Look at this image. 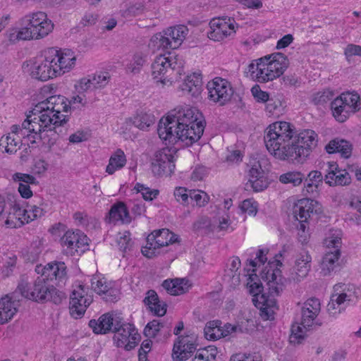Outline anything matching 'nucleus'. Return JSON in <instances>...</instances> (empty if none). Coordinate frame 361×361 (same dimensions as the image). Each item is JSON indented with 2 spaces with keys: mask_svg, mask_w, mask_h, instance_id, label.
I'll return each instance as SVG.
<instances>
[{
  "mask_svg": "<svg viewBox=\"0 0 361 361\" xmlns=\"http://www.w3.org/2000/svg\"><path fill=\"white\" fill-rule=\"evenodd\" d=\"M68 106L65 97L61 95H52L37 103L21 126H11V133L1 138L0 145L8 154L17 152L21 137H28L32 143L40 140L52 146L57 137L54 129L66 123V116L61 113L67 112Z\"/></svg>",
  "mask_w": 361,
  "mask_h": 361,
  "instance_id": "f257e3e1",
  "label": "nucleus"
},
{
  "mask_svg": "<svg viewBox=\"0 0 361 361\" xmlns=\"http://www.w3.org/2000/svg\"><path fill=\"white\" fill-rule=\"evenodd\" d=\"M202 118V114L196 109L176 108L166 118L160 120L157 128L159 136L169 144L181 141L187 146L192 145L203 134L204 122Z\"/></svg>",
  "mask_w": 361,
  "mask_h": 361,
  "instance_id": "f03ea898",
  "label": "nucleus"
},
{
  "mask_svg": "<svg viewBox=\"0 0 361 361\" xmlns=\"http://www.w3.org/2000/svg\"><path fill=\"white\" fill-rule=\"evenodd\" d=\"M279 269H268L265 273L267 281L268 294L262 293L263 286L261 283H248V288L252 295V302L255 307L259 309L260 316L264 320L274 319L275 310H277L276 296L280 295L285 285Z\"/></svg>",
  "mask_w": 361,
  "mask_h": 361,
  "instance_id": "7ed1b4c3",
  "label": "nucleus"
},
{
  "mask_svg": "<svg viewBox=\"0 0 361 361\" xmlns=\"http://www.w3.org/2000/svg\"><path fill=\"white\" fill-rule=\"evenodd\" d=\"M294 132L288 122H275L269 126L264 135L268 152L276 159L293 161L295 157L293 140Z\"/></svg>",
  "mask_w": 361,
  "mask_h": 361,
  "instance_id": "20e7f679",
  "label": "nucleus"
},
{
  "mask_svg": "<svg viewBox=\"0 0 361 361\" xmlns=\"http://www.w3.org/2000/svg\"><path fill=\"white\" fill-rule=\"evenodd\" d=\"M17 290L25 298L36 302L51 301L59 304L64 298V293L58 290L54 285L48 282L41 275L32 284L30 283L25 276L21 277Z\"/></svg>",
  "mask_w": 361,
  "mask_h": 361,
  "instance_id": "39448f33",
  "label": "nucleus"
},
{
  "mask_svg": "<svg viewBox=\"0 0 361 361\" xmlns=\"http://www.w3.org/2000/svg\"><path fill=\"white\" fill-rule=\"evenodd\" d=\"M20 26H24L29 40L41 39L50 34L54 27L53 22L46 13H29L18 20Z\"/></svg>",
  "mask_w": 361,
  "mask_h": 361,
  "instance_id": "423d86ee",
  "label": "nucleus"
},
{
  "mask_svg": "<svg viewBox=\"0 0 361 361\" xmlns=\"http://www.w3.org/2000/svg\"><path fill=\"white\" fill-rule=\"evenodd\" d=\"M341 236L340 230H331L324 240V244L329 250L323 256L320 264L321 274L324 276H330L340 267Z\"/></svg>",
  "mask_w": 361,
  "mask_h": 361,
  "instance_id": "0eeeda50",
  "label": "nucleus"
},
{
  "mask_svg": "<svg viewBox=\"0 0 361 361\" xmlns=\"http://www.w3.org/2000/svg\"><path fill=\"white\" fill-rule=\"evenodd\" d=\"M183 68L181 61H178L176 57L159 55L157 56L152 64V75L157 83L163 85L166 82H173L174 77L173 74H180V68Z\"/></svg>",
  "mask_w": 361,
  "mask_h": 361,
  "instance_id": "6e6552de",
  "label": "nucleus"
},
{
  "mask_svg": "<svg viewBox=\"0 0 361 361\" xmlns=\"http://www.w3.org/2000/svg\"><path fill=\"white\" fill-rule=\"evenodd\" d=\"M331 109L337 121L345 122L351 114L360 111V95L357 92H343L331 102Z\"/></svg>",
  "mask_w": 361,
  "mask_h": 361,
  "instance_id": "1a4fd4ad",
  "label": "nucleus"
},
{
  "mask_svg": "<svg viewBox=\"0 0 361 361\" xmlns=\"http://www.w3.org/2000/svg\"><path fill=\"white\" fill-rule=\"evenodd\" d=\"M334 293L327 305L329 314L335 316L340 314L350 303H355L357 298L353 286L338 283L334 286Z\"/></svg>",
  "mask_w": 361,
  "mask_h": 361,
  "instance_id": "9d476101",
  "label": "nucleus"
},
{
  "mask_svg": "<svg viewBox=\"0 0 361 361\" xmlns=\"http://www.w3.org/2000/svg\"><path fill=\"white\" fill-rule=\"evenodd\" d=\"M177 151L175 149L164 147L155 152L151 162L153 174L157 176H171L175 169V160Z\"/></svg>",
  "mask_w": 361,
  "mask_h": 361,
  "instance_id": "9b49d317",
  "label": "nucleus"
},
{
  "mask_svg": "<svg viewBox=\"0 0 361 361\" xmlns=\"http://www.w3.org/2000/svg\"><path fill=\"white\" fill-rule=\"evenodd\" d=\"M238 26L233 18L221 16L214 18L209 22L208 37L214 42H221L233 37Z\"/></svg>",
  "mask_w": 361,
  "mask_h": 361,
  "instance_id": "f8f14e48",
  "label": "nucleus"
},
{
  "mask_svg": "<svg viewBox=\"0 0 361 361\" xmlns=\"http://www.w3.org/2000/svg\"><path fill=\"white\" fill-rule=\"evenodd\" d=\"M293 142L296 154L293 161L302 162L317 147L318 135L314 130L307 129L301 131L297 136H293Z\"/></svg>",
  "mask_w": 361,
  "mask_h": 361,
  "instance_id": "ddd939ff",
  "label": "nucleus"
},
{
  "mask_svg": "<svg viewBox=\"0 0 361 361\" xmlns=\"http://www.w3.org/2000/svg\"><path fill=\"white\" fill-rule=\"evenodd\" d=\"M178 241V237L169 229L154 231L148 235L147 245L141 250L144 256L152 258L156 255V249L167 246Z\"/></svg>",
  "mask_w": 361,
  "mask_h": 361,
  "instance_id": "4468645a",
  "label": "nucleus"
},
{
  "mask_svg": "<svg viewBox=\"0 0 361 361\" xmlns=\"http://www.w3.org/2000/svg\"><path fill=\"white\" fill-rule=\"evenodd\" d=\"M52 57L53 54L51 55L48 50L44 56H40L32 62L30 68L31 77L41 81L57 77V66H54L56 63H54V58Z\"/></svg>",
  "mask_w": 361,
  "mask_h": 361,
  "instance_id": "2eb2a0df",
  "label": "nucleus"
},
{
  "mask_svg": "<svg viewBox=\"0 0 361 361\" xmlns=\"http://www.w3.org/2000/svg\"><path fill=\"white\" fill-rule=\"evenodd\" d=\"M35 271L54 286L65 285L67 279V267L63 262H51L45 266L37 265Z\"/></svg>",
  "mask_w": 361,
  "mask_h": 361,
  "instance_id": "dca6fc26",
  "label": "nucleus"
},
{
  "mask_svg": "<svg viewBox=\"0 0 361 361\" xmlns=\"http://www.w3.org/2000/svg\"><path fill=\"white\" fill-rule=\"evenodd\" d=\"M114 341L118 348H124L126 350L133 349L140 338L137 329L133 324L124 323L123 319L118 326L115 327Z\"/></svg>",
  "mask_w": 361,
  "mask_h": 361,
  "instance_id": "f3484780",
  "label": "nucleus"
},
{
  "mask_svg": "<svg viewBox=\"0 0 361 361\" xmlns=\"http://www.w3.org/2000/svg\"><path fill=\"white\" fill-rule=\"evenodd\" d=\"M207 89L209 100L221 105H224L228 102L234 92L231 82L220 77H216L209 81Z\"/></svg>",
  "mask_w": 361,
  "mask_h": 361,
  "instance_id": "a211bd4d",
  "label": "nucleus"
},
{
  "mask_svg": "<svg viewBox=\"0 0 361 361\" xmlns=\"http://www.w3.org/2000/svg\"><path fill=\"white\" fill-rule=\"evenodd\" d=\"M63 252L73 256L76 252H82L88 245L87 238L80 231L68 230L60 239Z\"/></svg>",
  "mask_w": 361,
  "mask_h": 361,
  "instance_id": "6ab92c4d",
  "label": "nucleus"
},
{
  "mask_svg": "<svg viewBox=\"0 0 361 361\" xmlns=\"http://www.w3.org/2000/svg\"><path fill=\"white\" fill-rule=\"evenodd\" d=\"M92 298L87 294L85 286L80 284L71 295L69 310L71 315L78 319L84 315L87 307L92 303Z\"/></svg>",
  "mask_w": 361,
  "mask_h": 361,
  "instance_id": "aec40b11",
  "label": "nucleus"
},
{
  "mask_svg": "<svg viewBox=\"0 0 361 361\" xmlns=\"http://www.w3.org/2000/svg\"><path fill=\"white\" fill-rule=\"evenodd\" d=\"M311 265L312 257L308 251L302 250L296 254L294 264L288 271V281L294 283L301 281L308 275Z\"/></svg>",
  "mask_w": 361,
  "mask_h": 361,
  "instance_id": "412c9836",
  "label": "nucleus"
},
{
  "mask_svg": "<svg viewBox=\"0 0 361 361\" xmlns=\"http://www.w3.org/2000/svg\"><path fill=\"white\" fill-rule=\"evenodd\" d=\"M317 315H314L310 312H304L301 309V320L300 323L292 325L290 342L294 344L301 343L306 336L307 331H310L314 326H319L316 322Z\"/></svg>",
  "mask_w": 361,
  "mask_h": 361,
  "instance_id": "4be33fe9",
  "label": "nucleus"
},
{
  "mask_svg": "<svg viewBox=\"0 0 361 361\" xmlns=\"http://www.w3.org/2000/svg\"><path fill=\"white\" fill-rule=\"evenodd\" d=\"M197 345L193 336H180L175 341L172 357L173 361H185L196 350Z\"/></svg>",
  "mask_w": 361,
  "mask_h": 361,
  "instance_id": "5701e85b",
  "label": "nucleus"
},
{
  "mask_svg": "<svg viewBox=\"0 0 361 361\" xmlns=\"http://www.w3.org/2000/svg\"><path fill=\"white\" fill-rule=\"evenodd\" d=\"M322 207L318 202L309 198L299 200L294 205L293 214L295 219L300 223L307 224V219L314 214L322 213Z\"/></svg>",
  "mask_w": 361,
  "mask_h": 361,
  "instance_id": "b1692460",
  "label": "nucleus"
},
{
  "mask_svg": "<svg viewBox=\"0 0 361 361\" xmlns=\"http://www.w3.org/2000/svg\"><path fill=\"white\" fill-rule=\"evenodd\" d=\"M121 320L118 314L109 312L102 315L97 321L90 320L89 326L95 334H105L114 331L115 327L119 325Z\"/></svg>",
  "mask_w": 361,
  "mask_h": 361,
  "instance_id": "393cba45",
  "label": "nucleus"
},
{
  "mask_svg": "<svg viewBox=\"0 0 361 361\" xmlns=\"http://www.w3.org/2000/svg\"><path fill=\"white\" fill-rule=\"evenodd\" d=\"M49 50L50 54H53L52 58H54L53 61L54 63H56L55 66H57L56 71H57L58 76L68 72L75 66L76 58L71 50L61 51L54 48Z\"/></svg>",
  "mask_w": 361,
  "mask_h": 361,
  "instance_id": "a878e982",
  "label": "nucleus"
},
{
  "mask_svg": "<svg viewBox=\"0 0 361 361\" xmlns=\"http://www.w3.org/2000/svg\"><path fill=\"white\" fill-rule=\"evenodd\" d=\"M324 181L329 186L348 185L351 182V178L348 171L338 168L336 162H328V168Z\"/></svg>",
  "mask_w": 361,
  "mask_h": 361,
  "instance_id": "bb28decb",
  "label": "nucleus"
},
{
  "mask_svg": "<svg viewBox=\"0 0 361 361\" xmlns=\"http://www.w3.org/2000/svg\"><path fill=\"white\" fill-rule=\"evenodd\" d=\"M6 216L5 224L9 228H18L27 224L26 210L22 209L19 204L11 202L8 203V209L4 216Z\"/></svg>",
  "mask_w": 361,
  "mask_h": 361,
  "instance_id": "cd10ccee",
  "label": "nucleus"
},
{
  "mask_svg": "<svg viewBox=\"0 0 361 361\" xmlns=\"http://www.w3.org/2000/svg\"><path fill=\"white\" fill-rule=\"evenodd\" d=\"M248 182L256 192L267 188L269 182L259 161H255L248 172Z\"/></svg>",
  "mask_w": 361,
  "mask_h": 361,
  "instance_id": "c85d7f7f",
  "label": "nucleus"
},
{
  "mask_svg": "<svg viewBox=\"0 0 361 361\" xmlns=\"http://www.w3.org/2000/svg\"><path fill=\"white\" fill-rule=\"evenodd\" d=\"M92 289L107 302H114L117 300L118 291L109 286L104 278L94 276L91 279Z\"/></svg>",
  "mask_w": 361,
  "mask_h": 361,
  "instance_id": "c756f323",
  "label": "nucleus"
},
{
  "mask_svg": "<svg viewBox=\"0 0 361 361\" xmlns=\"http://www.w3.org/2000/svg\"><path fill=\"white\" fill-rule=\"evenodd\" d=\"M18 312L17 305L8 295L0 298V325L12 320Z\"/></svg>",
  "mask_w": 361,
  "mask_h": 361,
  "instance_id": "7c9ffc66",
  "label": "nucleus"
},
{
  "mask_svg": "<svg viewBox=\"0 0 361 361\" xmlns=\"http://www.w3.org/2000/svg\"><path fill=\"white\" fill-rule=\"evenodd\" d=\"M241 262L238 257H231L227 264L224 280L229 283L231 286H235L240 283V272L238 271L240 267Z\"/></svg>",
  "mask_w": 361,
  "mask_h": 361,
  "instance_id": "2f4dec72",
  "label": "nucleus"
},
{
  "mask_svg": "<svg viewBox=\"0 0 361 361\" xmlns=\"http://www.w3.org/2000/svg\"><path fill=\"white\" fill-rule=\"evenodd\" d=\"M329 154L339 153L343 158H349L352 154L353 146L345 140L335 138L331 140L325 147Z\"/></svg>",
  "mask_w": 361,
  "mask_h": 361,
  "instance_id": "473e14b6",
  "label": "nucleus"
},
{
  "mask_svg": "<svg viewBox=\"0 0 361 361\" xmlns=\"http://www.w3.org/2000/svg\"><path fill=\"white\" fill-rule=\"evenodd\" d=\"M271 58L268 59L269 68L273 71L274 78L281 76L288 66V59L281 53H276L272 54Z\"/></svg>",
  "mask_w": 361,
  "mask_h": 361,
  "instance_id": "72a5a7b5",
  "label": "nucleus"
},
{
  "mask_svg": "<svg viewBox=\"0 0 361 361\" xmlns=\"http://www.w3.org/2000/svg\"><path fill=\"white\" fill-rule=\"evenodd\" d=\"M202 84L201 74L193 73L186 77L180 87L183 92L194 96L200 93Z\"/></svg>",
  "mask_w": 361,
  "mask_h": 361,
  "instance_id": "f704fd0d",
  "label": "nucleus"
},
{
  "mask_svg": "<svg viewBox=\"0 0 361 361\" xmlns=\"http://www.w3.org/2000/svg\"><path fill=\"white\" fill-rule=\"evenodd\" d=\"M188 281L183 279H166L162 283L163 288L172 295H178L185 293L188 287Z\"/></svg>",
  "mask_w": 361,
  "mask_h": 361,
  "instance_id": "c9c22d12",
  "label": "nucleus"
},
{
  "mask_svg": "<svg viewBox=\"0 0 361 361\" xmlns=\"http://www.w3.org/2000/svg\"><path fill=\"white\" fill-rule=\"evenodd\" d=\"M126 157L121 149H117L109 158V164L106 167V172L114 174L116 171L123 168L126 164Z\"/></svg>",
  "mask_w": 361,
  "mask_h": 361,
  "instance_id": "e433bc0d",
  "label": "nucleus"
},
{
  "mask_svg": "<svg viewBox=\"0 0 361 361\" xmlns=\"http://www.w3.org/2000/svg\"><path fill=\"white\" fill-rule=\"evenodd\" d=\"M109 219L110 222H129V212L126 204L121 202L113 204L109 212Z\"/></svg>",
  "mask_w": 361,
  "mask_h": 361,
  "instance_id": "4c0bfd02",
  "label": "nucleus"
},
{
  "mask_svg": "<svg viewBox=\"0 0 361 361\" xmlns=\"http://www.w3.org/2000/svg\"><path fill=\"white\" fill-rule=\"evenodd\" d=\"M188 33V29L186 26L179 25L166 30V35H168L172 41L173 49L178 48L185 39Z\"/></svg>",
  "mask_w": 361,
  "mask_h": 361,
  "instance_id": "58836bf2",
  "label": "nucleus"
},
{
  "mask_svg": "<svg viewBox=\"0 0 361 361\" xmlns=\"http://www.w3.org/2000/svg\"><path fill=\"white\" fill-rule=\"evenodd\" d=\"M221 324V322L219 320H214L207 322L204 329L206 338L209 340H218L223 338L224 333Z\"/></svg>",
  "mask_w": 361,
  "mask_h": 361,
  "instance_id": "ea45409f",
  "label": "nucleus"
},
{
  "mask_svg": "<svg viewBox=\"0 0 361 361\" xmlns=\"http://www.w3.org/2000/svg\"><path fill=\"white\" fill-rule=\"evenodd\" d=\"M305 179V174L298 171H288L279 176V181L281 183L290 184L293 187L301 185Z\"/></svg>",
  "mask_w": 361,
  "mask_h": 361,
  "instance_id": "a19ab883",
  "label": "nucleus"
},
{
  "mask_svg": "<svg viewBox=\"0 0 361 361\" xmlns=\"http://www.w3.org/2000/svg\"><path fill=\"white\" fill-rule=\"evenodd\" d=\"M150 44L157 49H173V44H172L170 37L166 35V30H164V32H159L153 35L150 39Z\"/></svg>",
  "mask_w": 361,
  "mask_h": 361,
  "instance_id": "79ce46f5",
  "label": "nucleus"
},
{
  "mask_svg": "<svg viewBox=\"0 0 361 361\" xmlns=\"http://www.w3.org/2000/svg\"><path fill=\"white\" fill-rule=\"evenodd\" d=\"M6 38L11 43L15 44L19 41H30L24 28V26H20V28L11 27L5 33Z\"/></svg>",
  "mask_w": 361,
  "mask_h": 361,
  "instance_id": "37998d69",
  "label": "nucleus"
},
{
  "mask_svg": "<svg viewBox=\"0 0 361 361\" xmlns=\"http://www.w3.org/2000/svg\"><path fill=\"white\" fill-rule=\"evenodd\" d=\"M216 348L209 345L205 348L197 350L192 361H216Z\"/></svg>",
  "mask_w": 361,
  "mask_h": 361,
  "instance_id": "c03bdc74",
  "label": "nucleus"
},
{
  "mask_svg": "<svg viewBox=\"0 0 361 361\" xmlns=\"http://www.w3.org/2000/svg\"><path fill=\"white\" fill-rule=\"evenodd\" d=\"M146 62V55L141 52L135 53L130 62L127 65V71L136 74L140 73Z\"/></svg>",
  "mask_w": 361,
  "mask_h": 361,
  "instance_id": "a18cd8bd",
  "label": "nucleus"
},
{
  "mask_svg": "<svg viewBox=\"0 0 361 361\" xmlns=\"http://www.w3.org/2000/svg\"><path fill=\"white\" fill-rule=\"evenodd\" d=\"M155 121L154 116L150 114L140 113L133 118V125L140 130H146Z\"/></svg>",
  "mask_w": 361,
  "mask_h": 361,
  "instance_id": "49530a36",
  "label": "nucleus"
},
{
  "mask_svg": "<svg viewBox=\"0 0 361 361\" xmlns=\"http://www.w3.org/2000/svg\"><path fill=\"white\" fill-rule=\"evenodd\" d=\"M192 205L199 207H204L209 200L208 195L202 190H192L189 191Z\"/></svg>",
  "mask_w": 361,
  "mask_h": 361,
  "instance_id": "de8ad7c7",
  "label": "nucleus"
},
{
  "mask_svg": "<svg viewBox=\"0 0 361 361\" xmlns=\"http://www.w3.org/2000/svg\"><path fill=\"white\" fill-rule=\"evenodd\" d=\"M271 56H265L262 58L261 69L259 70V77L258 76V82H266L270 80H273L274 78L271 73L273 71L269 68L268 59H270Z\"/></svg>",
  "mask_w": 361,
  "mask_h": 361,
  "instance_id": "09e8293b",
  "label": "nucleus"
},
{
  "mask_svg": "<svg viewBox=\"0 0 361 361\" xmlns=\"http://www.w3.org/2000/svg\"><path fill=\"white\" fill-rule=\"evenodd\" d=\"M130 233L128 231H125L123 233H119L117 238V243L119 249L126 252L130 250L133 245V241L130 238Z\"/></svg>",
  "mask_w": 361,
  "mask_h": 361,
  "instance_id": "8fccbe9b",
  "label": "nucleus"
},
{
  "mask_svg": "<svg viewBox=\"0 0 361 361\" xmlns=\"http://www.w3.org/2000/svg\"><path fill=\"white\" fill-rule=\"evenodd\" d=\"M134 189L139 193H141L143 199L146 201H152L159 194V190L157 189H150L141 183H136Z\"/></svg>",
  "mask_w": 361,
  "mask_h": 361,
  "instance_id": "3c124183",
  "label": "nucleus"
},
{
  "mask_svg": "<svg viewBox=\"0 0 361 361\" xmlns=\"http://www.w3.org/2000/svg\"><path fill=\"white\" fill-rule=\"evenodd\" d=\"M334 97V91L327 89L314 94L312 97V101L315 105H323L331 100Z\"/></svg>",
  "mask_w": 361,
  "mask_h": 361,
  "instance_id": "603ef678",
  "label": "nucleus"
},
{
  "mask_svg": "<svg viewBox=\"0 0 361 361\" xmlns=\"http://www.w3.org/2000/svg\"><path fill=\"white\" fill-rule=\"evenodd\" d=\"M93 88L98 89L105 87L110 79V75L108 72L99 73L93 75H90Z\"/></svg>",
  "mask_w": 361,
  "mask_h": 361,
  "instance_id": "864d4df0",
  "label": "nucleus"
},
{
  "mask_svg": "<svg viewBox=\"0 0 361 361\" xmlns=\"http://www.w3.org/2000/svg\"><path fill=\"white\" fill-rule=\"evenodd\" d=\"M163 326L158 319H154L147 323L144 329V334L148 338H154Z\"/></svg>",
  "mask_w": 361,
  "mask_h": 361,
  "instance_id": "5fc2aeb1",
  "label": "nucleus"
},
{
  "mask_svg": "<svg viewBox=\"0 0 361 361\" xmlns=\"http://www.w3.org/2000/svg\"><path fill=\"white\" fill-rule=\"evenodd\" d=\"M304 312H310L314 315H318L321 310V305L319 299L315 298H309L302 307Z\"/></svg>",
  "mask_w": 361,
  "mask_h": 361,
  "instance_id": "6e6d98bb",
  "label": "nucleus"
},
{
  "mask_svg": "<svg viewBox=\"0 0 361 361\" xmlns=\"http://www.w3.org/2000/svg\"><path fill=\"white\" fill-rule=\"evenodd\" d=\"M145 9V7L144 4L141 2H137L134 4L130 5L125 11H123V16L125 18L136 16L137 15L142 13Z\"/></svg>",
  "mask_w": 361,
  "mask_h": 361,
  "instance_id": "4d7b16f0",
  "label": "nucleus"
},
{
  "mask_svg": "<svg viewBox=\"0 0 361 361\" xmlns=\"http://www.w3.org/2000/svg\"><path fill=\"white\" fill-rule=\"evenodd\" d=\"M26 210V221L27 224L29 222L42 216L44 214V211L42 208L36 205L28 206Z\"/></svg>",
  "mask_w": 361,
  "mask_h": 361,
  "instance_id": "13d9d810",
  "label": "nucleus"
},
{
  "mask_svg": "<svg viewBox=\"0 0 361 361\" xmlns=\"http://www.w3.org/2000/svg\"><path fill=\"white\" fill-rule=\"evenodd\" d=\"M240 208L243 212L255 216L257 212V202L253 199H247L243 201Z\"/></svg>",
  "mask_w": 361,
  "mask_h": 361,
  "instance_id": "bf43d9fd",
  "label": "nucleus"
},
{
  "mask_svg": "<svg viewBox=\"0 0 361 361\" xmlns=\"http://www.w3.org/2000/svg\"><path fill=\"white\" fill-rule=\"evenodd\" d=\"M344 55L348 61L354 56L361 58V46L355 44H348L344 49Z\"/></svg>",
  "mask_w": 361,
  "mask_h": 361,
  "instance_id": "052dcab7",
  "label": "nucleus"
},
{
  "mask_svg": "<svg viewBox=\"0 0 361 361\" xmlns=\"http://www.w3.org/2000/svg\"><path fill=\"white\" fill-rule=\"evenodd\" d=\"M174 196H175L176 200L178 202H180L184 205L189 204L190 195H189V192L188 193L187 189L185 188H183V187L176 188L174 190Z\"/></svg>",
  "mask_w": 361,
  "mask_h": 361,
  "instance_id": "680f3d73",
  "label": "nucleus"
},
{
  "mask_svg": "<svg viewBox=\"0 0 361 361\" xmlns=\"http://www.w3.org/2000/svg\"><path fill=\"white\" fill-rule=\"evenodd\" d=\"M13 180L14 181H19L25 185L34 184L37 185L38 183L36 178L30 174L23 173H16L13 175Z\"/></svg>",
  "mask_w": 361,
  "mask_h": 361,
  "instance_id": "e2e57ef3",
  "label": "nucleus"
},
{
  "mask_svg": "<svg viewBox=\"0 0 361 361\" xmlns=\"http://www.w3.org/2000/svg\"><path fill=\"white\" fill-rule=\"evenodd\" d=\"M267 249H259L256 254V258L255 259L250 260V265L252 267H256L258 263L259 266L261 264L264 265L267 260Z\"/></svg>",
  "mask_w": 361,
  "mask_h": 361,
  "instance_id": "0e129e2a",
  "label": "nucleus"
},
{
  "mask_svg": "<svg viewBox=\"0 0 361 361\" xmlns=\"http://www.w3.org/2000/svg\"><path fill=\"white\" fill-rule=\"evenodd\" d=\"M251 92L258 102H266L269 100V94L267 92L262 91L258 85H255L252 87Z\"/></svg>",
  "mask_w": 361,
  "mask_h": 361,
  "instance_id": "69168bd1",
  "label": "nucleus"
},
{
  "mask_svg": "<svg viewBox=\"0 0 361 361\" xmlns=\"http://www.w3.org/2000/svg\"><path fill=\"white\" fill-rule=\"evenodd\" d=\"M266 104L267 111L271 114H279L281 112V102L279 99L269 98Z\"/></svg>",
  "mask_w": 361,
  "mask_h": 361,
  "instance_id": "338daca9",
  "label": "nucleus"
},
{
  "mask_svg": "<svg viewBox=\"0 0 361 361\" xmlns=\"http://www.w3.org/2000/svg\"><path fill=\"white\" fill-rule=\"evenodd\" d=\"M262 58L258 59L256 63H251L247 68V73L250 76L258 82V76L259 77V70L261 69Z\"/></svg>",
  "mask_w": 361,
  "mask_h": 361,
  "instance_id": "774afa93",
  "label": "nucleus"
}]
</instances>
